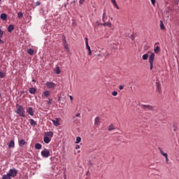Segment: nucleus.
Listing matches in <instances>:
<instances>
[{
    "mask_svg": "<svg viewBox=\"0 0 179 179\" xmlns=\"http://www.w3.org/2000/svg\"><path fill=\"white\" fill-rule=\"evenodd\" d=\"M0 18L2 20H6V19H8V15L5 13H2L1 15H0Z\"/></svg>",
    "mask_w": 179,
    "mask_h": 179,
    "instance_id": "dca6fc26",
    "label": "nucleus"
},
{
    "mask_svg": "<svg viewBox=\"0 0 179 179\" xmlns=\"http://www.w3.org/2000/svg\"><path fill=\"white\" fill-rule=\"evenodd\" d=\"M43 94H44L45 97H48L50 96V94H51V92L50 91H45L43 92Z\"/></svg>",
    "mask_w": 179,
    "mask_h": 179,
    "instance_id": "bb28decb",
    "label": "nucleus"
},
{
    "mask_svg": "<svg viewBox=\"0 0 179 179\" xmlns=\"http://www.w3.org/2000/svg\"><path fill=\"white\" fill-rule=\"evenodd\" d=\"M88 166H90V167H92V166H93V163H92V161H89L88 162Z\"/></svg>",
    "mask_w": 179,
    "mask_h": 179,
    "instance_id": "58836bf2",
    "label": "nucleus"
},
{
    "mask_svg": "<svg viewBox=\"0 0 179 179\" xmlns=\"http://www.w3.org/2000/svg\"><path fill=\"white\" fill-rule=\"evenodd\" d=\"M8 173L10 175V177L11 178H13L16 177V176H17V171L16 170V169L13 168L9 170Z\"/></svg>",
    "mask_w": 179,
    "mask_h": 179,
    "instance_id": "7ed1b4c3",
    "label": "nucleus"
},
{
    "mask_svg": "<svg viewBox=\"0 0 179 179\" xmlns=\"http://www.w3.org/2000/svg\"><path fill=\"white\" fill-rule=\"evenodd\" d=\"M89 174H90V172L88 171L86 173V176H89Z\"/></svg>",
    "mask_w": 179,
    "mask_h": 179,
    "instance_id": "864d4df0",
    "label": "nucleus"
},
{
    "mask_svg": "<svg viewBox=\"0 0 179 179\" xmlns=\"http://www.w3.org/2000/svg\"><path fill=\"white\" fill-rule=\"evenodd\" d=\"M2 37H3V31L0 29V44H3V41H2Z\"/></svg>",
    "mask_w": 179,
    "mask_h": 179,
    "instance_id": "f8f14e48",
    "label": "nucleus"
},
{
    "mask_svg": "<svg viewBox=\"0 0 179 179\" xmlns=\"http://www.w3.org/2000/svg\"><path fill=\"white\" fill-rule=\"evenodd\" d=\"M141 107L143 108V110H150V111L155 110V107L150 105L141 104Z\"/></svg>",
    "mask_w": 179,
    "mask_h": 179,
    "instance_id": "20e7f679",
    "label": "nucleus"
},
{
    "mask_svg": "<svg viewBox=\"0 0 179 179\" xmlns=\"http://www.w3.org/2000/svg\"><path fill=\"white\" fill-rule=\"evenodd\" d=\"M160 29L161 30H164L166 27H164V24L163 23V21H160Z\"/></svg>",
    "mask_w": 179,
    "mask_h": 179,
    "instance_id": "c85d7f7f",
    "label": "nucleus"
},
{
    "mask_svg": "<svg viewBox=\"0 0 179 179\" xmlns=\"http://www.w3.org/2000/svg\"><path fill=\"white\" fill-rule=\"evenodd\" d=\"M17 17H18L19 19H20L21 17H23V13L19 12V13H17Z\"/></svg>",
    "mask_w": 179,
    "mask_h": 179,
    "instance_id": "f704fd0d",
    "label": "nucleus"
},
{
    "mask_svg": "<svg viewBox=\"0 0 179 179\" xmlns=\"http://www.w3.org/2000/svg\"><path fill=\"white\" fill-rule=\"evenodd\" d=\"M155 86H156V90L159 93V94H162V85H160V81L157 80L155 83Z\"/></svg>",
    "mask_w": 179,
    "mask_h": 179,
    "instance_id": "39448f33",
    "label": "nucleus"
},
{
    "mask_svg": "<svg viewBox=\"0 0 179 179\" xmlns=\"http://www.w3.org/2000/svg\"><path fill=\"white\" fill-rule=\"evenodd\" d=\"M102 20L103 22H105L106 20H107V16L106 15V11H103Z\"/></svg>",
    "mask_w": 179,
    "mask_h": 179,
    "instance_id": "cd10ccee",
    "label": "nucleus"
},
{
    "mask_svg": "<svg viewBox=\"0 0 179 179\" xmlns=\"http://www.w3.org/2000/svg\"><path fill=\"white\" fill-rule=\"evenodd\" d=\"M45 85L49 87V89H55L57 85L52 82H48L45 83Z\"/></svg>",
    "mask_w": 179,
    "mask_h": 179,
    "instance_id": "6e6552de",
    "label": "nucleus"
},
{
    "mask_svg": "<svg viewBox=\"0 0 179 179\" xmlns=\"http://www.w3.org/2000/svg\"><path fill=\"white\" fill-rule=\"evenodd\" d=\"M86 48H87V50H88V51H92V50L90 49V46L88 45H86Z\"/></svg>",
    "mask_w": 179,
    "mask_h": 179,
    "instance_id": "ea45409f",
    "label": "nucleus"
},
{
    "mask_svg": "<svg viewBox=\"0 0 179 179\" xmlns=\"http://www.w3.org/2000/svg\"><path fill=\"white\" fill-rule=\"evenodd\" d=\"M155 62V53L152 52L149 57V62H150V69L152 71L153 69V62Z\"/></svg>",
    "mask_w": 179,
    "mask_h": 179,
    "instance_id": "f03ea898",
    "label": "nucleus"
},
{
    "mask_svg": "<svg viewBox=\"0 0 179 179\" xmlns=\"http://www.w3.org/2000/svg\"><path fill=\"white\" fill-rule=\"evenodd\" d=\"M89 44V41L87 39V38H85V45Z\"/></svg>",
    "mask_w": 179,
    "mask_h": 179,
    "instance_id": "37998d69",
    "label": "nucleus"
},
{
    "mask_svg": "<svg viewBox=\"0 0 179 179\" xmlns=\"http://www.w3.org/2000/svg\"><path fill=\"white\" fill-rule=\"evenodd\" d=\"M135 38V37H134V36H131V40H134Z\"/></svg>",
    "mask_w": 179,
    "mask_h": 179,
    "instance_id": "4d7b16f0",
    "label": "nucleus"
},
{
    "mask_svg": "<svg viewBox=\"0 0 179 179\" xmlns=\"http://www.w3.org/2000/svg\"><path fill=\"white\" fill-rule=\"evenodd\" d=\"M27 52L29 54V55H33V54H34V50L31 48H29L27 50Z\"/></svg>",
    "mask_w": 179,
    "mask_h": 179,
    "instance_id": "393cba45",
    "label": "nucleus"
},
{
    "mask_svg": "<svg viewBox=\"0 0 179 179\" xmlns=\"http://www.w3.org/2000/svg\"><path fill=\"white\" fill-rule=\"evenodd\" d=\"M151 2L152 5H155V3H156V0H151Z\"/></svg>",
    "mask_w": 179,
    "mask_h": 179,
    "instance_id": "de8ad7c7",
    "label": "nucleus"
},
{
    "mask_svg": "<svg viewBox=\"0 0 179 179\" xmlns=\"http://www.w3.org/2000/svg\"><path fill=\"white\" fill-rule=\"evenodd\" d=\"M83 2H85V0H80L79 1L80 5H83Z\"/></svg>",
    "mask_w": 179,
    "mask_h": 179,
    "instance_id": "c03bdc74",
    "label": "nucleus"
},
{
    "mask_svg": "<svg viewBox=\"0 0 179 179\" xmlns=\"http://www.w3.org/2000/svg\"><path fill=\"white\" fill-rule=\"evenodd\" d=\"M47 136H50V138H52V136H54V132H52V131H48V132L47 133Z\"/></svg>",
    "mask_w": 179,
    "mask_h": 179,
    "instance_id": "473e14b6",
    "label": "nucleus"
},
{
    "mask_svg": "<svg viewBox=\"0 0 179 179\" xmlns=\"http://www.w3.org/2000/svg\"><path fill=\"white\" fill-rule=\"evenodd\" d=\"M110 19H111V20H113V17H111Z\"/></svg>",
    "mask_w": 179,
    "mask_h": 179,
    "instance_id": "052dcab7",
    "label": "nucleus"
},
{
    "mask_svg": "<svg viewBox=\"0 0 179 179\" xmlns=\"http://www.w3.org/2000/svg\"><path fill=\"white\" fill-rule=\"evenodd\" d=\"M41 5V3L40 1H37L36 3V6H40Z\"/></svg>",
    "mask_w": 179,
    "mask_h": 179,
    "instance_id": "79ce46f5",
    "label": "nucleus"
},
{
    "mask_svg": "<svg viewBox=\"0 0 179 179\" xmlns=\"http://www.w3.org/2000/svg\"><path fill=\"white\" fill-rule=\"evenodd\" d=\"M41 148H42V145L41 143H37L35 145V148L37 149L38 150H40V149H41Z\"/></svg>",
    "mask_w": 179,
    "mask_h": 179,
    "instance_id": "b1692460",
    "label": "nucleus"
},
{
    "mask_svg": "<svg viewBox=\"0 0 179 179\" xmlns=\"http://www.w3.org/2000/svg\"><path fill=\"white\" fill-rule=\"evenodd\" d=\"M111 2L116 9H120V7L118 6V4H117V1H115V0H111Z\"/></svg>",
    "mask_w": 179,
    "mask_h": 179,
    "instance_id": "aec40b11",
    "label": "nucleus"
},
{
    "mask_svg": "<svg viewBox=\"0 0 179 179\" xmlns=\"http://www.w3.org/2000/svg\"><path fill=\"white\" fill-rule=\"evenodd\" d=\"M1 93H0V97H1Z\"/></svg>",
    "mask_w": 179,
    "mask_h": 179,
    "instance_id": "680f3d73",
    "label": "nucleus"
},
{
    "mask_svg": "<svg viewBox=\"0 0 179 179\" xmlns=\"http://www.w3.org/2000/svg\"><path fill=\"white\" fill-rule=\"evenodd\" d=\"M24 145H26V140L22 139V140H21V141H19V145H20L21 148H23V146H24Z\"/></svg>",
    "mask_w": 179,
    "mask_h": 179,
    "instance_id": "2eb2a0df",
    "label": "nucleus"
},
{
    "mask_svg": "<svg viewBox=\"0 0 179 179\" xmlns=\"http://www.w3.org/2000/svg\"><path fill=\"white\" fill-rule=\"evenodd\" d=\"M165 159H166V162H169V157H168V155H166V157H165Z\"/></svg>",
    "mask_w": 179,
    "mask_h": 179,
    "instance_id": "603ef678",
    "label": "nucleus"
},
{
    "mask_svg": "<svg viewBox=\"0 0 179 179\" xmlns=\"http://www.w3.org/2000/svg\"><path fill=\"white\" fill-rule=\"evenodd\" d=\"M5 76V73H3V72L0 71V78H3Z\"/></svg>",
    "mask_w": 179,
    "mask_h": 179,
    "instance_id": "c9c22d12",
    "label": "nucleus"
},
{
    "mask_svg": "<svg viewBox=\"0 0 179 179\" xmlns=\"http://www.w3.org/2000/svg\"><path fill=\"white\" fill-rule=\"evenodd\" d=\"M143 61H146L149 58V55L148 54H144L142 57Z\"/></svg>",
    "mask_w": 179,
    "mask_h": 179,
    "instance_id": "c756f323",
    "label": "nucleus"
},
{
    "mask_svg": "<svg viewBox=\"0 0 179 179\" xmlns=\"http://www.w3.org/2000/svg\"><path fill=\"white\" fill-rule=\"evenodd\" d=\"M120 90H122L124 89V85H120L119 87Z\"/></svg>",
    "mask_w": 179,
    "mask_h": 179,
    "instance_id": "a18cd8bd",
    "label": "nucleus"
},
{
    "mask_svg": "<svg viewBox=\"0 0 179 179\" xmlns=\"http://www.w3.org/2000/svg\"><path fill=\"white\" fill-rule=\"evenodd\" d=\"M1 1H2V0H0V2H1Z\"/></svg>",
    "mask_w": 179,
    "mask_h": 179,
    "instance_id": "e2e57ef3",
    "label": "nucleus"
},
{
    "mask_svg": "<svg viewBox=\"0 0 179 179\" xmlns=\"http://www.w3.org/2000/svg\"><path fill=\"white\" fill-rule=\"evenodd\" d=\"M15 29V27L12 24H10L8 27V33H12V31H13Z\"/></svg>",
    "mask_w": 179,
    "mask_h": 179,
    "instance_id": "9b49d317",
    "label": "nucleus"
},
{
    "mask_svg": "<svg viewBox=\"0 0 179 179\" xmlns=\"http://www.w3.org/2000/svg\"><path fill=\"white\" fill-rule=\"evenodd\" d=\"M80 145H77L76 146V149H80Z\"/></svg>",
    "mask_w": 179,
    "mask_h": 179,
    "instance_id": "8fccbe9b",
    "label": "nucleus"
},
{
    "mask_svg": "<svg viewBox=\"0 0 179 179\" xmlns=\"http://www.w3.org/2000/svg\"><path fill=\"white\" fill-rule=\"evenodd\" d=\"M16 107L17 110L15 111V113L17 114H19L20 117H24V109L23 108V107L19 104H17Z\"/></svg>",
    "mask_w": 179,
    "mask_h": 179,
    "instance_id": "f257e3e1",
    "label": "nucleus"
},
{
    "mask_svg": "<svg viewBox=\"0 0 179 179\" xmlns=\"http://www.w3.org/2000/svg\"><path fill=\"white\" fill-rule=\"evenodd\" d=\"M76 117H80V113H77V114L76 115Z\"/></svg>",
    "mask_w": 179,
    "mask_h": 179,
    "instance_id": "3c124183",
    "label": "nucleus"
},
{
    "mask_svg": "<svg viewBox=\"0 0 179 179\" xmlns=\"http://www.w3.org/2000/svg\"><path fill=\"white\" fill-rule=\"evenodd\" d=\"M102 26H108V27H111V22H104L103 24H101Z\"/></svg>",
    "mask_w": 179,
    "mask_h": 179,
    "instance_id": "2f4dec72",
    "label": "nucleus"
},
{
    "mask_svg": "<svg viewBox=\"0 0 179 179\" xmlns=\"http://www.w3.org/2000/svg\"><path fill=\"white\" fill-rule=\"evenodd\" d=\"M62 38H63V45L64 47V50H66L67 52H69V47L68 46V43L66 42V38H65V36H63Z\"/></svg>",
    "mask_w": 179,
    "mask_h": 179,
    "instance_id": "0eeeda50",
    "label": "nucleus"
},
{
    "mask_svg": "<svg viewBox=\"0 0 179 179\" xmlns=\"http://www.w3.org/2000/svg\"><path fill=\"white\" fill-rule=\"evenodd\" d=\"M117 94H118V92H117V91H114L112 92V95L113 96H117Z\"/></svg>",
    "mask_w": 179,
    "mask_h": 179,
    "instance_id": "e433bc0d",
    "label": "nucleus"
},
{
    "mask_svg": "<svg viewBox=\"0 0 179 179\" xmlns=\"http://www.w3.org/2000/svg\"><path fill=\"white\" fill-rule=\"evenodd\" d=\"M32 82H36V80H32Z\"/></svg>",
    "mask_w": 179,
    "mask_h": 179,
    "instance_id": "bf43d9fd",
    "label": "nucleus"
},
{
    "mask_svg": "<svg viewBox=\"0 0 179 179\" xmlns=\"http://www.w3.org/2000/svg\"><path fill=\"white\" fill-rule=\"evenodd\" d=\"M106 57H110V53H106Z\"/></svg>",
    "mask_w": 179,
    "mask_h": 179,
    "instance_id": "5fc2aeb1",
    "label": "nucleus"
},
{
    "mask_svg": "<svg viewBox=\"0 0 179 179\" xmlns=\"http://www.w3.org/2000/svg\"><path fill=\"white\" fill-rule=\"evenodd\" d=\"M80 141H82V138L80 136L77 137L76 143H80Z\"/></svg>",
    "mask_w": 179,
    "mask_h": 179,
    "instance_id": "72a5a7b5",
    "label": "nucleus"
},
{
    "mask_svg": "<svg viewBox=\"0 0 179 179\" xmlns=\"http://www.w3.org/2000/svg\"><path fill=\"white\" fill-rule=\"evenodd\" d=\"M114 129H115V127H114V124L109 125L108 131H114Z\"/></svg>",
    "mask_w": 179,
    "mask_h": 179,
    "instance_id": "a878e982",
    "label": "nucleus"
},
{
    "mask_svg": "<svg viewBox=\"0 0 179 179\" xmlns=\"http://www.w3.org/2000/svg\"><path fill=\"white\" fill-rule=\"evenodd\" d=\"M155 54H159L160 52V47L157 46L156 48L154 50Z\"/></svg>",
    "mask_w": 179,
    "mask_h": 179,
    "instance_id": "7c9ffc66",
    "label": "nucleus"
},
{
    "mask_svg": "<svg viewBox=\"0 0 179 179\" xmlns=\"http://www.w3.org/2000/svg\"><path fill=\"white\" fill-rule=\"evenodd\" d=\"M2 179H12V178L9 173H7L6 175L3 176Z\"/></svg>",
    "mask_w": 179,
    "mask_h": 179,
    "instance_id": "4be33fe9",
    "label": "nucleus"
},
{
    "mask_svg": "<svg viewBox=\"0 0 179 179\" xmlns=\"http://www.w3.org/2000/svg\"><path fill=\"white\" fill-rule=\"evenodd\" d=\"M8 148H15V141H10L8 144Z\"/></svg>",
    "mask_w": 179,
    "mask_h": 179,
    "instance_id": "5701e85b",
    "label": "nucleus"
},
{
    "mask_svg": "<svg viewBox=\"0 0 179 179\" xmlns=\"http://www.w3.org/2000/svg\"><path fill=\"white\" fill-rule=\"evenodd\" d=\"M58 101H61V96H59Z\"/></svg>",
    "mask_w": 179,
    "mask_h": 179,
    "instance_id": "6e6d98bb",
    "label": "nucleus"
},
{
    "mask_svg": "<svg viewBox=\"0 0 179 179\" xmlns=\"http://www.w3.org/2000/svg\"><path fill=\"white\" fill-rule=\"evenodd\" d=\"M69 99H70L71 101H73V96L70 95Z\"/></svg>",
    "mask_w": 179,
    "mask_h": 179,
    "instance_id": "49530a36",
    "label": "nucleus"
},
{
    "mask_svg": "<svg viewBox=\"0 0 179 179\" xmlns=\"http://www.w3.org/2000/svg\"><path fill=\"white\" fill-rule=\"evenodd\" d=\"M29 122L31 127H36L37 125V122L34 121L33 119H29Z\"/></svg>",
    "mask_w": 179,
    "mask_h": 179,
    "instance_id": "4468645a",
    "label": "nucleus"
},
{
    "mask_svg": "<svg viewBox=\"0 0 179 179\" xmlns=\"http://www.w3.org/2000/svg\"><path fill=\"white\" fill-rule=\"evenodd\" d=\"M100 122H101V121H100V117H96L95 118V120H94V125L99 126V125H100Z\"/></svg>",
    "mask_w": 179,
    "mask_h": 179,
    "instance_id": "ddd939ff",
    "label": "nucleus"
},
{
    "mask_svg": "<svg viewBox=\"0 0 179 179\" xmlns=\"http://www.w3.org/2000/svg\"><path fill=\"white\" fill-rule=\"evenodd\" d=\"M88 55H92V50L88 51Z\"/></svg>",
    "mask_w": 179,
    "mask_h": 179,
    "instance_id": "09e8293b",
    "label": "nucleus"
},
{
    "mask_svg": "<svg viewBox=\"0 0 179 179\" xmlns=\"http://www.w3.org/2000/svg\"><path fill=\"white\" fill-rule=\"evenodd\" d=\"M29 91L31 94H35L36 90V88L31 87V88H29Z\"/></svg>",
    "mask_w": 179,
    "mask_h": 179,
    "instance_id": "a211bd4d",
    "label": "nucleus"
},
{
    "mask_svg": "<svg viewBox=\"0 0 179 179\" xmlns=\"http://www.w3.org/2000/svg\"><path fill=\"white\" fill-rule=\"evenodd\" d=\"M27 113H28V114H29V115H31V116L34 115V112H33V108H31V107H29L28 108V110H27Z\"/></svg>",
    "mask_w": 179,
    "mask_h": 179,
    "instance_id": "1a4fd4ad",
    "label": "nucleus"
},
{
    "mask_svg": "<svg viewBox=\"0 0 179 179\" xmlns=\"http://www.w3.org/2000/svg\"><path fill=\"white\" fill-rule=\"evenodd\" d=\"M55 71L57 75H59V73H61V69H59V66H57L55 69Z\"/></svg>",
    "mask_w": 179,
    "mask_h": 179,
    "instance_id": "412c9836",
    "label": "nucleus"
},
{
    "mask_svg": "<svg viewBox=\"0 0 179 179\" xmlns=\"http://www.w3.org/2000/svg\"><path fill=\"white\" fill-rule=\"evenodd\" d=\"M41 156H43V157H50V150L48 149H45L41 151Z\"/></svg>",
    "mask_w": 179,
    "mask_h": 179,
    "instance_id": "423d86ee",
    "label": "nucleus"
},
{
    "mask_svg": "<svg viewBox=\"0 0 179 179\" xmlns=\"http://www.w3.org/2000/svg\"><path fill=\"white\" fill-rule=\"evenodd\" d=\"M55 127H58L59 125V118H56V120H52Z\"/></svg>",
    "mask_w": 179,
    "mask_h": 179,
    "instance_id": "9d476101",
    "label": "nucleus"
},
{
    "mask_svg": "<svg viewBox=\"0 0 179 179\" xmlns=\"http://www.w3.org/2000/svg\"><path fill=\"white\" fill-rule=\"evenodd\" d=\"M43 141H44L45 143H50V142H51V139L49 138L48 136H45L43 138Z\"/></svg>",
    "mask_w": 179,
    "mask_h": 179,
    "instance_id": "f3484780",
    "label": "nucleus"
},
{
    "mask_svg": "<svg viewBox=\"0 0 179 179\" xmlns=\"http://www.w3.org/2000/svg\"><path fill=\"white\" fill-rule=\"evenodd\" d=\"M98 57H101V54H99V55H98Z\"/></svg>",
    "mask_w": 179,
    "mask_h": 179,
    "instance_id": "13d9d810",
    "label": "nucleus"
},
{
    "mask_svg": "<svg viewBox=\"0 0 179 179\" xmlns=\"http://www.w3.org/2000/svg\"><path fill=\"white\" fill-rule=\"evenodd\" d=\"M158 149H159V150L161 155H162V156H164V157H167V153L164 152L163 151V150H162L161 148H159Z\"/></svg>",
    "mask_w": 179,
    "mask_h": 179,
    "instance_id": "6ab92c4d",
    "label": "nucleus"
},
{
    "mask_svg": "<svg viewBox=\"0 0 179 179\" xmlns=\"http://www.w3.org/2000/svg\"><path fill=\"white\" fill-rule=\"evenodd\" d=\"M177 129H178V128L177 127V126L173 125V131L174 132H176L177 131Z\"/></svg>",
    "mask_w": 179,
    "mask_h": 179,
    "instance_id": "a19ab883",
    "label": "nucleus"
},
{
    "mask_svg": "<svg viewBox=\"0 0 179 179\" xmlns=\"http://www.w3.org/2000/svg\"><path fill=\"white\" fill-rule=\"evenodd\" d=\"M52 103V99H49L48 101V105L50 106V104Z\"/></svg>",
    "mask_w": 179,
    "mask_h": 179,
    "instance_id": "4c0bfd02",
    "label": "nucleus"
}]
</instances>
